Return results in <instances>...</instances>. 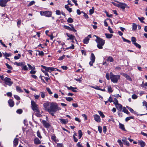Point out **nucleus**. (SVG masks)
Listing matches in <instances>:
<instances>
[{"mask_svg": "<svg viewBox=\"0 0 147 147\" xmlns=\"http://www.w3.org/2000/svg\"><path fill=\"white\" fill-rule=\"evenodd\" d=\"M105 35L106 36V37L107 38H111L112 36H113V35L111 34H105Z\"/></svg>", "mask_w": 147, "mask_h": 147, "instance_id": "nucleus-31", "label": "nucleus"}, {"mask_svg": "<svg viewBox=\"0 0 147 147\" xmlns=\"http://www.w3.org/2000/svg\"><path fill=\"white\" fill-rule=\"evenodd\" d=\"M66 34L67 36L70 39L73 40L75 38V36L71 34H70L68 33H67Z\"/></svg>", "mask_w": 147, "mask_h": 147, "instance_id": "nucleus-23", "label": "nucleus"}, {"mask_svg": "<svg viewBox=\"0 0 147 147\" xmlns=\"http://www.w3.org/2000/svg\"><path fill=\"white\" fill-rule=\"evenodd\" d=\"M46 90L49 94H52V92L51 91L50 89L49 88H47Z\"/></svg>", "mask_w": 147, "mask_h": 147, "instance_id": "nucleus-51", "label": "nucleus"}, {"mask_svg": "<svg viewBox=\"0 0 147 147\" xmlns=\"http://www.w3.org/2000/svg\"><path fill=\"white\" fill-rule=\"evenodd\" d=\"M94 117L95 121L98 123L100 122V116L97 115H94Z\"/></svg>", "mask_w": 147, "mask_h": 147, "instance_id": "nucleus-10", "label": "nucleus"}, {"mask_svg": "<svg viewBox=\"0 0 147 147\" xmlns=\"http://www.w3.org/2000/svg\"><path fill=\"white\" fill-rule=\"evenodd\" d=\"M98 130L100 133H101L102 132V127L100 126H99L98 127Z\"/></svg>", "mask_w": 147, "mask_h": 147, "instance_id": "nucleus-54", "label": "nucleus"}, {"mask_svg": "<svg viewBox=\"0 0 147 147\" xmlns=\"http://www.w3.org/2000/svg\"><path fill=\"white\" fill-rule=\"evenodd\" d=\"M138 144L142 147H144L145 145V143L143 141H138Z\"/></svg>", "mask_w": 147, "mask_h": 147, "instance_id": "nucleus-17", "label": "nucleus"}, {"mask_svg": "<svg viewBox=\"0 0 147 147\" xmlns=\"http://www.w3.org/2000/svg\"><path fill=\"white\" fill-rule=\"evenodd\" d=\"M119 128L125 131V129L124 127V125L121 123H119Z\"/></svg>", "mask_w": 147, "mask_h": 147, "instance_id": "nucleus-27", "label": "nucleus"}, {"mask_svg": "<svg viewBox=\"0 0 147 147\" xmlns=\"http://www.w3.org/2000/svg\"><path fill=\"white\" fill-rule=\"evenodd\" d=\"M60 122L62 124H65L67 123L68 120L67 119H59Z\"/></svg>", "mask_w": 147, "mask_h": 147, "instance_id": "nucleus-15", "label": "nucleus"}, {"mask_svg": "<svg viewBox=\"0 0 147 147\" xmlns=\"http://www.w3.org/2000/svg\"><path fill=\"white\" fill-rule=\"evenodd\" d=\"M98 112L100 116L102 118H104L105 117V116L103 114V112L101 111H98Z\"/></svg>", "mask_w": 147, "mask_h": 147, "instance_id": "nucleus-32", "label": "nucleus"}, {"mask_svg": "<svg viewBox=\"0 0 147 147\" xmlns=\"http://www.w3.org/2000/svg\"><path fill=\"white\" fill-rule=\"evenodd\" d=\"M56 13L57 15H61L60 11L59 10H57L56 11Z\"/></svg>", "mask_w": 147, "mask_h": 147, "instance_id": "nucleus-63", "label": "nucleus"}, {"mask_svg": "<svg viewBox=\"0 0 147 147\" xmlns=\"http://www.w3.org/2000/svg\"><path fill=\"white\" fill-rule=\"evenodd\" d=\"M38 51L39 52L38 54L39 55L43 56L44 55V53L43 51Z\"/></svg>", "mask_w": 147, "mask_h": 147, "instance_id": "nucleus-55", "label": "nucleus"}, {"mask_svg": "<svg viewBox=\"0 0 147 147\" xmlns=\"http://www.w3.org/2000/svg\"><path fill=\"white\" fill-rule=\"evenodd\" d=\"M126 107L132 113H133L134 112V110L131 108L128 107L127 106Z\"/></svg>", "mask_w": 147, "mask_h": 147, "instance_id": "nucleus-53", "label": "nucleus"}, {"mask_svg": "<svg viewBox=\"0 0 147 147\" xmlns=\"http://www.w3.org/2000/svg\"><path fill=\"white\" fill-rule=\"evenodd\" d=\"M115 107L119 111H121L123 107L121 105L119 104H117L115 105Z\"/></svg>", "mask_w": 147, "mask_h": 147, "instance_id": "nucleus-14", "label": "nucleus"}, {"mask_svg": "<svg viewBox=\"0 0 147 147\" xmlns=\"http://www.w3.org/2000/svg\"><path fill=\"white\" fill-rule=\"evenodd\" d=\"M57 145L58 147H63V145L62 143H57Z\"/></svg>", "mask_w": 147, "mask_h": 147, "instance_id": "nucleus-61", "label": "nucleus"}, {"mask_svg": "<svg viewBox=\"0 0 147 147\" xmlns=\"http://www.w3.org/2000/svg\"><path fill=\"white\" fill-rule=\"evenodd\" d=\"M143 104L144 106L146 107L147 108V102L145 101H144L143 102Z\"/></svg>", "mask_w": 147, "mask_h": 147, "instance_id": "nucleus-60", "label": "nucleus"}, {"mask_svg": "<svg viewBox=\"0 0 147 147\" xmlns=\"http://www.w3.org/2000/svg\"><path fill=\"white\" fill-rule=\"evenodd\" d=\"M108 90L109 92H113V90L112 88L110 86H109L108 87Z\"/></svg>", "mask_w": 147, "mask_h": 147, "instance_id": "nucleus-38", "label": "nucleus"}, {"mask_svg": "<svg viewBox=\"0 0 147 147\" xmlns=\"http://www.w3.org/2000/svg\"><path fill=\"white\" fill-rule=\"evenodd\" d=\"M41 66L43 69H45V71H47L51 72L55 70V68L53 67H47L43 65H41Z\"/></svg>", "mask_w": 147, "mask_h": 147, "instance_id": "nucleus-7", "label": "nucleus"}, {"mask_svg": "<svg viewBox=\"0 0 147 147\" xmlns=\"http://www.w3.org/2000/svg\"><path fill=\"white\" fill-rule=\"evenodd\" d=\"M136 47H138V48L140 49L141 47V46L140 45H139L138 43L135 42V43H134V44Z\"/></svg>", "mask_w": 147, "mask_h": 147, "instance_id": "nucleus-46", "label": "nucleus"}, {"mask_svg": "<svg viewBox=\"0 0 147 147\" xmlns=\"http://www.w3.org/2000/svg\"><path fill=\"white\" fill-rule=\"evenodd\" d=\"M115 1L119 3L118 7H120L122 9H124L127 6L126 4L124 3H121L115 0Z\"/></svg>", "mask_w": 147, "mask_h": 147, "instance_id": "nucleus-6", "label": "nucleus"}, {"mask_svg": "<svg viewBox=\"0 0 147 147\" xmlns=\"http://www.w3.org/2000/svg\"><path fill=\"white\" fill-rule=\"evenodd\" d=\"M65 7L67 10L69 12H71L72 11V9L71 8H69V7L67 5H65Z\"/></svg>", "mask_w": 147, "mask_h": 147, "instance_id": "nucleus-28", "label": "nucleus"}, {"mask_svg": "<svg viewBox=\"0 0 147 147\" xmlns=\"http://www.w3.org/2000/svg\"><path fill=\"white\" fill-rule=\"evenodd\" d=\"M107 60L108 61L112 62L114 61V59L111 57L109 56L108 57Z\"/></svg>", "mask_w": 147, "mask_h": 147, "instance_id": "nucleus-33", "label": "nucleus"}, {"mask_svg": "<svg viewBox=\"0 0 147 147\" xmlns=\"http://www.w3.org/2000/svg\"><path fill=\"white\" fill-rule=\"evenodd\" d=\"M3 54L5 57H9L11 56V53H7L6 52L5 53H3Z\"/></svg>", "mask_w": 147, "mask_h": 147, "instance_id": "nucleus-30", "label": "nucleus"}, {"mask_svg": "<svg viewBox=\"0 0 147 147\" xmlns=\"http://www.w3.org/2000/svg\"><path fill=\"white\" fill-rule=\"evenodd\" d=\"M90 87H91L92 88H94L98 90H100V88L98 86H96L95 87L93 86H90Z\"/></svg>", "mask_w": 147, "mask_h": 147, "instance_id": "nucleus-52", "label": "nucleus"}, {"mask_svg": "<svg viewBox=\"0 0 147 147\" xmlns=\"http://www.w3.org/2000/svg\"><path fill=\"white\" fill-rule=\"evenodd\" d=\"M125 138V139L122 140L124 144L127 146H129V142L127 141V140L126 139V138Z\"/></svg>", "mask_w": 147, "mask_h": 147, "instance_id": "nucleus-24", "label": "nucleus"}, {"mask_svg": "<svg viewBox=\"0 0 147 147\" xmlns=\"http://www.w3.org/2000/svg\"><path fill=\"white\" fill-rule=\"evenodd\" d=\"M21 57V55L20 54H18V56H15L14 57V59H18L20 58Z\"/></svg>", "mask_w": 147, "mask_h": 147, "instance_id": "nucleus-44", "label": "nucleus"}, {"mask_svg": "<svg viewBox=\"0 0 147 147\" xmlns=\"http://www.w3.org/2000/svg\"><path fill=\"white\" fill-rule=\"evenodd\" d=\"M132 98L133 99H136L137 98V96L136 94H133L132 96Z\"/></svg>", "mask_w": 147, "mask_h": 147, "instance_id": "nucleus-62", "label": "nucleus"}, {"mask_svg": "<svg viewBox=\"0 0 147 147\" xmlns=\"http://www.w3.org/2000/svg\"><path fill=\"white\" fill-rule=\"evenodd\" d=\"M4 81L6 85L9 86H11L13 83V82L11 81V79L7 77H6L4 79Z\"/></svg>", "mask_w": 147, "mask_h": 147, "instance_id": "nucleus-5", "label": "nucleus"}, {"mask_svg": "<svg viewBox=\"0 0 147 147\" xmlns=\"http://www.w3.org/2000/svg\"><path fill=\"white\" fill-rule=\"evenodd\" d=\"M89 38L88 37H87L84 39L83 40V42L84 44H87L89 42Z\"/></svg>", "mask_w": 147, "mask_h": 147, "instance_id": "nucleus-22", "label": "nucleus"}, {"mask_svg": "<svg viewBox=\"0 0 147 147\" xmlns=\"http://www.w3.org/2000/svg\"><path fill=\"white\" fill-rule=\"evenodd\" d=\"M52 14V12L49 11H45V16L47 17H50L51 16Z\"/></svg>", "mask_w": 147, "mask_h": 147, "instance_id": "nucleus-13", "label": "nucleus"}, {"mask_svg": "<svg viewBox=\"0 0 147 147\" xmlns=\"http://www.w3.org/2000/svg\"><path fill=\"white\" fill-rule=\"evenodd\" d=\"M66 100L70 102L73 100V99L70 97H67L65 98Z\"/></svg>", "mask_w": 147, "mask_h": 147, "instance_id": "nucleus-42", "label": "nucleus"}, {"mask_svg": "<svg viewBox=\"0 0 147 147\" xmlns=\"http://www.w3.org/2000/svg\"><path fill=\"white\" fill-rule=\"evenodd\" d=\"M123 111L124 113H125L127 114H129V112H128L126 108L125 107H123Z\"/></svg>", "mask_w": 147, "mask_h": 147, "instance_id": "nucleus-26", "label": "nucleus"}, {"mask_svg": "<svg viewBox=\"0 0 147 147\" xmlns=\"http://www.w3.org/2000/svg\"><path fill=\"white\" fill-rule=\"evenodd\" d=\"M137 25L135 24H133L132 26V29L134 30L136 29Z\"/></svg>", "mask_w": 147, "mask_h": 147, "instance_id": "nucleus-40", "label": "nucleus"}, {"mask_svg": "<svg viewBox=\"0 0 147 147\" xmlns=\"http://www.w3.org/2000/svg\"><path fill=\"white\" fill-rule=\"evenodd\" d=\"M8 103L11 107H13L14 105V101L10 99L8 101Z\"/></svg>", "mask_w": 147, "mask_h": 147, "instance_id": "nucleus-18", "label": "nucleus"}, {"mask_svg": "<svg viewBox=\"0 0 147 147\" xmlns=\"http://www.w3.org/2000/svg\"><path fill=\"white\" fill-rule=\"evenodd\" d=\"M67 21L68 22L70 23H72L73 22V19L71 18H69Z\"/></svg>", "mask_w": 147, "mask_h": 147, "instance_id": "nucleus-39", "label": "nucleus"}, {"mask_svg": "<svg viewBox=\"0 0 147 147\" xmlns=\"http://www.w3.org/2000/svg\"><path fill=\"white\" fill-rule=\"evenodd\" d=\"M117 142L119 144V145L121 147H122L123 146V143H122V142H121V140H117Z\"/></svg>", "mask_w": 147, "mask_h": 147, "instance_id": "nucleus-50", "label": "nucleus"}, {"mask_svg": "<svg viewBox=\"0 0 147 147\" xmlns=\"http://www.w3.org/2000/svg\"><path fill=\"white\" fill-rule=\"evenodd\" d=\"M122 75L123 76H124L128 80L130 81H132V79L130 78V77L127 74L124 73H123L122 74Z\"/></svg>", "mask_w": 147, "mask_h": 147, "instance_id": "nucleus-12", "label": "nucleus"}, {"mask_svg": "<svg viewBox=\"0 0 147 147\" xmlns=\"http://www.w3.org/2000/svg\"><path fill=\"white\" fill-rule=\"evenodd\" d=\"M39 95H40L42 98H44L45 96V93L44 92H40Z\"/></svg>", "mask_w": 147, "mask_h": 147, "instance_id": "nucleus-29", "label": "nucleus"}, {"mask_svg": "<svg viewBox=\"0 0 147 147\" xmlns=\"http://www.w3.org/2000/svg\"><path fill=\"white\" fill-rule=\"evenodd\" d=\"M18 139L16 138L13 141V145L16 147L18 144Z\"/></svg>", "mask_w": 147, "mask_h": 147, "instance_id": "nucleus-19", "label": "nucleus"}, {"mask_svg": "<svg viewBox=\"0 0 147 147\" xmlns=\"http://www.w3.org/2000/svg\"><path fill=\"white\" fill-rule=\"evenodd\" d=\"M16 90L18 92H22L19 86H16Z\"/></svg>", "mask_w": 147, "mask_h": 147, "instance_id": "nucleus-35", "label": "nucleus"}, {"mask_svg": "<svg viewBox=\"0 0 147 147\" xmlns=\"http://www.w3.org/2000/svg\"><path fill=\"white\" fill-rule=\"evenodd\" d=\"M14 64L17 65L18 66H20L22 65V63H18L16 62H15L14 63Z\"/></svg>", "mask_w": 147, "mask_h": 147, "instance_id": "nucleus-48", "label": "nucleus"}, {"mask_svg": "<svg viewBox=\"0 0 147 147\" xmlns=\"http://www.w3.org/2000/svg\"><path fill=\"white\" fill-rule=\"evenodd\" d=\"M131 40L134 44V43L136 42V38L134 37H132L131 38Z\"/></svg>", "mask_w": 147, "mask_h": 147, "instance_id": "nucleus-37", "label": "nucleus"}, {"mask_svg": "<svg viewBox=\"0 0 147 147\" xmlns=\"http://www.w3.org/2000/svg\"><path fill=\"white\" fill-rule=\"evenodd\" d=\"M31 105L32 109L33 111L36 113H40L38 109V105L34 101H31Z\"/></svg>", "mask_w": 147, "mask_h": 147, "instance_id": "nucleus-4", "label": "nucleus"}, {"mask_svg": "<svg viewBox=\"0 0 147 147\" xmlns=\"http://www.w3.org/2000/svg\"><path fill=\"white\" fill-rule=\"evenodd\" d=\"M9 0H0V6L5 7L6 6V3Z\"/></svg>", "mask_w": 147, "mask_h": 147, "instance_id": "nucleus-8", "label": "nucleus"}, {"mask_svg": "<svg viewBox=\"0 0 147 147\" xmlns=\"http://www.w3.org/2000/svg\"><path fill=\"white\" fill-rule=\"evenodd\" d=\"M37 136L38 137H39L40 139H41L42 138V137L40 135V133L39 132V131H38L37 132Z\"/></svg>", "mask_w": 147, "mask_h": 147, "instance_id": "nucleus-47", "label": "nucleus"}, {"mask_svg": "<svg viewBox=\"0 0 147 147\" xmlns=\"http://www.w3.org/2000/svg\"><path fill=\"white\" fill-rule=\"evenodd\" d=\"M27 65L31 69L34 70L35 69V67L34 66H32L29 64H28Z\"/></svg>", "mask_w": 147, "mask_h": 147, "instance_id": "nucleus-45", "label": "nucleus"}, {"mask_svg": "<svg viewBox=\"0 0 147 147\" xmlns=\"http://www.w3.org/2000/svg\"><path fill=\"white\" fill-rule=\"evenodd\" d=\"M108 30H109L110 33H113V31L112 29L109 26H108Z\"/></svg>", "mask_w": 147, "mask_h": 147, "instance_id": "nucleus-59", "label": "nucleus"}, {"mask_svg": "<svg viewBox=\"0 0 147 147\" xmlns=\"http://www.w3.org/2000/svg\"><path fill=\"white\" fill-rule=\"evenodd\" d=\"M94 36L96 37L97 38L95 41L97 43V47L100 49H102V46L105 43V40L96 35H94Z\"/></svg>", "mask_w": 147, "mask_h": 147, "instance_id": "nucleus-2", "label": "nucleus"}, {"mask_svg": "<svg viewBox=\"0 0 147 147\" xmlns=\"http://www.w3.org/2000/svg\"><path fill=\"white\" fill-rule=\"evenodd\" d=\"M110 79L112 82L114 83H117L118 80L119 79L120 76L119 75H114L112 72L110 73Z\"/></svg>", "mask_w": 147, "mask_h": 147, "instance_id": "nucleus-3", "label": "nucleus"}, {"mask_svg": "<svg viewBox=\"0 0 147 147\" xmlns=\"http://www.w3.org/2000/svg\"><path fill=\"white\" fill-rule=\"evenodd\" d=\"M134 116H130L129 117H126L125 119V121H127L129 120H130L131 119H134Z\"/></svg>", "mask_w": 147, "mask_h": 147, "instance_id": "nucleus-36", "label": "nucleus"}, {"mask_svg": "<svg viewBox=\"0 0 147 147\" xmlns=\"http://www.w3.org/2000/svg\"><path fill=\"white\" fill-rule=\"evenodd\" d=\"M51 139L55 142H57L56 138L55 136V134H53L51 135Z\"/></svg>", "mask_w": 147, "mask_h": 147, "instance_id": "nucleus-25", "label": "nucleus"}, {"mask_svg": "<svg viewBox=\"0 0 147 147\" xmlns=\"http://www.w3.org/2000/svg\"><path fill=\"white\" fill-rule=\"evenodd\" d=\"M14 97L17 100H20V97L17 95H14Z\"/></svg>", "mask_w": 147, "mask_h": 147, "instance_id": "nucleus-64", "label": "nucleus"}, {"mask_svg": "<svg viewBox=\"0 0 147 147\" xmlns=\"http://www.w3.org/2000/svg\"><path fill=\"white\" fill-rule=\"evenodd\" d=\"M94 11V7H92V9H90L89 11L90 14V15L92 14L93 13Z\"/></svg>", "mask_w": 147, "mask_h": 147, "instance_id": "nucleus-41", "label": "nucleus"}, {"mask_svg": "<svg viewBox=\"0 0 147 147\" xmlns=\"http://www.w3.org/2000/svg\"><path fill=\"white\" fill-rule=\"evenodd\" d=\"M122 38H123V40L124 41L127 42L129 43H131L130 41L128 40H127V39H125V38H123V37H122Z\"/></svg>", "mask_w": 147, "mask_h": 147, "instance_id": "nucleus-57", "label": "nucleus"}, {"mask_svg": "<svg viewBox=\"0 0 147 147\" xmlns=\"http://www.w3.org/2000/svg\"><path fill=\"white\" fill-rule=\"evenodd\" d=\"M95 57L93 53H92L91 54V57L90 59L91 61H92V62H94L95 61Z\"/></svg>", "mask_w": 147, "mask_h": 147, "instance_id": "nucleus-21", "label": "nucleus"}, {"mask_svg": "<svg viewBox=\"0 0 147 147\" xmlns=\"http://www.w3.org/2000/svg\"><path fill=\"white\" fill-rule=\"evenodd\" d=\"M63 28L66 29L70 31H73L74 32H76V30L74 28V27H72V28L70 27L69 26H66V25H64L63 26Z\"/></svg>", "mask_w": 147, "mask_h": 147, "instance_id": "nucleus-9", "label": "nucleus"}, {"mask_svg": "<svg viewBox=\"0 0 147 147\" xmlns=\"http://www.w3.org/2000/svg\"><path fill=\"white\" fill-rule=\"evenodd\" d=\"M114 104L115 105H116L117 104H119L118 103V101L116 98H114Z\"/></svg>", "mask_w": 147, "mask_h": 147, "instance_id": "nucleus-49", "label": "nucleus"}, {"mask_svg": "<svg viewBox=\"0 0 147 147\" xmlns=\"http://www.w3.org/2000/svg\"><path fill=\"white\" fill-rule=\"evenodd\" d=\"M44 107L48 111H53L56 112L58 110H61V108L58 107L57 104L55 102H52L44 103Z\"/></svg>", "mask_w": 147, "mask_h": 147, "instance_id": "nucleus-1", "label": "nucleus"}, {"mask_svg": "<svg viewBox=\"0 0 147 147\" xmlns=\"http://www.w3.org/2000/svg\"><path fill=\"white\" fill-rule=\"evenodd\" d=\"M5 65L8 69H13L12 67L11 66L9 65L8 64H7V63H6Z\"/></svg>", "mask_w": 147, "mask_h": 147, "instance_id": "nucleus-56", "label": "nucleus"}, {"mask_svg": "<svg viewBox=\"0 0 147 147\" xmlns=\"http://www.w3.org/2000/svg\"><path fill=\"white\" fill-rule=\"evenodd\" d=\"M78 134H79V139H80L82 135V132L81 130H79L78 131Z\"/></svg>", "mask_w": 147, "mask_h": 147, "instance_id": "nucleus-34", "label": "nucleus"}, {"mask_svg": "<svg viewBox=\"0 0 147 147\" xmlns=\"http://www.w3.org/2000/svg\"><path fill=\"white\" fill-rule=\"evenodd\" d=\"M34 142L35 144H39L41 143L40 141L37 138H35L34 140Z\"/></svg>", "mask_w": 147, "mask_h": 147, "instance_id": "nucleus-16", "label": "nucleus"}, {"mask_svg": "<svg viewBox=\"0 0 147 147\" xmlns=\"http://www.w3.org/2000/svg\"><path fill=\"white\" fill-rule=\"evenodd\" d=\"M138 19H139V20L140 21H141V22L142 23H144V21H143V20H144V18L143 17H142V18H140V17H138Z\"/></svg>", "mask_w": 147, "mask_h": 147, "instance_id": "nucleus-43", "label": "nucleus"}, {"mask_svg": "<svg viewBox=\"0 0 147 147\" xmlns=\"http://www.w3.org/2000/svg\"><path fill=\"white\" fill-rule=\"evenodd\" d=\"M67 88L69 90H71L73 92H77V91L76 90H75V89H76V88H74L72 86H70V87L67 86Z\"/></svg>", "mask_w": 147, "mask_h": 147, "instance_id": "nucleus-20", "label": "nucleus"}, {"mask_svg": "<svg viewBox=\"0 0 147 147\" xmlns=\"http://www.w3.org/2000/svg\"><path fill=\"white\" fill-rule=\"evenodd\" d=\"M42 123L45 127L47 128H49L50 126V124L45 120H42Z\"/></svg>", "mask_w": 147, "mask_h": 147, "instance_id": "nucleus-11", "label": "nucleus"}, {"mask_svg": "<svg viewBox=\"0 0 147 147\" xmlns=\"http://www.w3.org/2000/svg\"><path fill=\"white\" fill-rule=\"evenodd\" d=\"M22 112V111L21 109H19L17 110L16 112L19 114H21Z\"/></svg>", "mask_w": 147, "mask_h": 147, "instance_id": "nucleus-58", "label": "nucleus"}]
</instances>
